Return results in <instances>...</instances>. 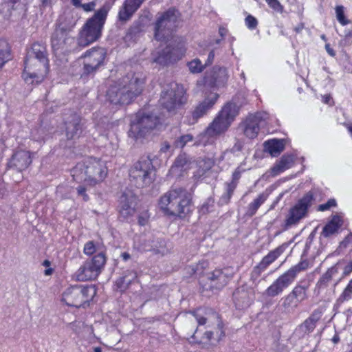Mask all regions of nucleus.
I'll list each match as a JSON object with an SVG mask.
<instances>
[{
	"label": "nucleus",
	"mask_w": 352,
	"mask_h": 352,
	"mask_svg": "<svg viewBox=\"0 0 352 352\" xmlns=\"http://www.w3.org/2000/svg\"><path fill=\"white\" fill-rule=\"evenodd\" d=\"M293 164L294 158L292 155H283L280 160L272 168V173L274 175H277L291 168Z\"/></svg>",
	"instance_id": "33"
},
{
	"label": "nucleus",
	"mask_w": 352,
	"mask_h": 352,
	"mask_svg": "<svg viewBox=\"0 0 352 352\" xmlns=\"http://www.w3.org/2000/svg\"><path fill=\"white\" fill-rule=\"evenodd\" d=\"M336 13L338 21L343 25L349 23V21L345 18L344 13V7L338 6L336 8Z\"/></svg>",
	"instance_id": "47"
},
{
	"label": "nucleus",
	"mask_w": 352,
	"mask_h": 352,
	"mask_svg": "<svg viewBox=\"0 0 352 352\" xmlns=\"http://www.w3.org/2000/svg\"><path fill=\"white\" fill-rule=\"evenodd\" d=\"M268 6L274 10L282 13L283 12V6L278 0H265Z\"/></svg>",
	"instance_id": "50"
},
{
	"label": "nucleus",
	"mask_w": 352,
	"mask_h": 352,
	"mask_svg": "<svg viewBox=\"0 0 352 352\" xmlns=\"http://www.w3.org/2000/svg\"><path fill=\"white\" fill-rule=\"evenodd\" d=\"M234 274L233 268L227 267L217 268L206 274V278L210 281V287L216 289L223 288L232 278Z\"/></svg>",
	"instance_id": "17"
},
{
	"label": "nucleus",
	"mask_w": 352,
	"mask_h": 352,
	"mask_svg": "<svg viewBox=\"0 0 352 352\" xmlns=\"http://www.w3.org/2000/svg\"><path fill=\"white\" fill-rule=\"evenodd\" d=\"M144 1L145 0H125L118 12V20L122 23L130 20Z\"/></svg>",
	"instance_id": "24"
},
{
	"label": "nucleus",
	"mask_w": 352,
	"mask_h": 352,
	"mask_svg": "<svg viewBox=\"0 0 352 352\" xmlns=\"http://www.w3.org/2000/svg\"><path fill=\"white\" fill-rule=\"evenodd\" d=\"M351 272H352V261L344 269V275H349Z\"/></svg>",
	"instance_id": "59"
},
{
	"label": "nucleus",
	"mask_w": 352,
	"mask_h": 352,
	"mask_svg": "<svg viewBox=\"0 0 352 352\" xmlns=\"http://www.w3.org/2000/svg\"><path fill=\"white\" fill-rule=\"evenodd\" d=\"M338 272V269L336 265L329 268L319 279L318 281L314 292L317 295L320 294L322 289L328 287L329 283L331 280L333 276Z\"/></svg>",
	"instance_id": "31"
},
{
	"label": "nucleus",
	"mask_w": 352,
	"mask_h": 352,
	"mask_svg": "<svg viewBox=\"0 0 352 352\" xmlns=\"http://www.w3.org/2000/svg\"><path fill=\"white\" fill-rule=\"evenodd\" d=\"M52 47L54 51H64L67 46L74 41V38L69 36L68 32L63 28H57L52 36Z\"/></svg>",
	"instance_id": "20"
},
{
	"label": "nucleus",
	"mask_w": 352,
	"mask_h": 352,
	"mask_svg": "<svg viewBox=\"0 0 352 352\" xmlns=\"http://www.w3.org/2000/svg\"><path fill=\"white\" fill-rule=\"evenodd\" d=\"M342 224V221L340 217L334 215L332 219L323 228L321 234L324 237H329L336 233Z\"/></svg>",
	"instance_id": "34"
},
{
	"label": "nucleus",
	"mask_w": 352,
	"mask_h": 352,
	"mask_svg": "<svg viewBox=\"0 0 352 352\" xmlns=\"http://www.w3.org/2000/svg\"><path fill=\"white\" fill-rule=\"evenodd\" d=\"M214 52L213 50H212L210 52L208 56V59L204 64V65H206V67L212 63V62L214 60Z\"/></svg>",
	"instance_id": "58"
},
{
	"label": "nucleus",
	"mask_w": 352,
	"mask_h": 352,
	"mask_svg": "<svg viewBox=\"0 0 352 352\" xmlns=\"http://www.w3.org/2000/svg\"><path fill=\"white\" fill-rule=\"evenodd\" d=\"M268 197L267 193H261L248 207L247 214L252 217L254 215L259 207L265 201Z\"/></svg>",
	"instance_id": "38"
},
{
	"label": "nucleus",
	"mask_w": 352,
	"mask_h": 352,
	"mask_svg": "<svg viewBox=\"0 0 352 352\" xmlns=\"http://www.w3.org/2000/svg\"><path fill=\"white\" fill-rule=\"evenodd\" d=\"M160 123L157 116L153 115H137L132 121L129 135L135 140L144 138Z\"/></svg>",
	"instance_id": "13"
},
{
	"label": "nucleus",
	"mask_w": 352,
	"mask_h": 352,
	"mask_svg": "<svg viewBox=\"0 0 352 352\" xmlns=\"http://www.w3.org/2000/svg\"><path fill=\"white\" fill-rule=\"evenodd\" d=\"M137 278L136 272L133 270H126L115 282L116 290L120 292H125L129 285L135 281Z\"/></svg>",
	"instance_id": "28"
},
{
	"label": "nucleus",
	"mask_w": 352,
	"mask_h": 352,
	"mask_svg": "<svg viewBox=\"0 0 352 352\" xmlns=\"http://www.w3.org/2000/svg\"><path fill=\"white\" fill-rule=\"evenodd\" d=\"M331 98L330 96H324L323 97V101H324V103H326V104H329V101L331 100Z\"/></svg>",
	"instance_id": "64"
},
{
	"label": "nucleus",
	"mask_w": 352,
	"mask_h": 352,
	"mask_svg": "<svg viewBox=\"0 0 352 352\" xmlns=\"http://www.w3.org/2000/svg\"><path fill=\"white\" fill-rule=\"evenodd\" d=\"M267 118V114L265 112H257L254 114H249L239 124L243 134L250 139L255 138L259 132L260 126Z\"/></svg>",
	"instance_id": "16"
},
{
	"label": "nucleus",
	"mask_w": 352,
	"mask_h": 352,
	"mask_svg": "<svg viewBox=\"0 0 352 352\" xmlns=\"http://www.w3.org/2000/svg\"><path fill=\"white\" fill-rule=\"evenodd\" d=\"M239 110L240 107L239 105L234 102H228L223 105L218 115L232 124L238 116Z\"/></svg>",
	"instance_id": "29"
},
{
	"label": "nucleus",
	"mask_w": 352,
	"mask_h": 352,
	"mask_svg": "<svg viewBox=\"0 0 352 352\" xmlns=\"http://www.w3.org/2000/svg\"><path fill=\"white\" fill-rule=\"evenodd\" d=\"M309 267V262L302 261L297 265L292 267L283 274L280 276L265 291V294L270 297H274L283 292L295 280L297 274L302 271L307 270Z\"/></svg>",
	"instance_id": "8"
},
{
	"label": "nucleus",
	"mask_w": 352,
	"mask_h": 352,
	"mask_svg": "<svg viewBox=\"0 0 352 352\" xmlns=\"http://www.w3.org/2000/svg\"><path fill=\"white\" fill-rule=\"evenodd\" d=\"M32 163L30 153L27 151L20 150L16 151L10 160L8 166L14 168L19 171L25 170Z\"/></svg>",
	"instance_id": "22"
},
{
	"label": "nucleus",
	"mask_w": 352,
	"mask_h": 352,
	"mask_svg": "<svg viewBox=\"0 0 352 352\" xmlns=\"http://www.w3.org/2000/svg\"><path fill=\"white\" fill-rule=\"evenodd\" d=\"M230 126L231 124L228 122L217 114L206 129L204 135L209 138H217L224 134Z\"/></svg>",
	"instance_id": "21"
},
{
	"label": "nucleus",
	"mask_w": 352,
	"mask_h": 352,
	"mask_svg": "<svg viewBox=\"0 0 352 352\" xmlns=\"http://www.w3.org/2000/svg\"><path fill=\"white\" fill-rule=\"evenodd\" d=\"M145 77L141 73L129 72L111 85L107 96L114 104H130L143 91Z\"/></svg>",
	"instance_id": "1"
},
{
	"label": "nucleus",
	"mask_w": 352,
	"mask_h": 352,
	"mask_svg": "<svg viewBox=\"0 0 352 352\" xmlns=\"http://www.w3.org/2000/svg\"><path fill=\"white\" fill-rule=\"evenodd\" d=\"M49 72V60H38L26 57L23 77L26 82H41Z\"/></svg>",
	"instance_id": "12"
},
{
	"label": "nucleus",
	"mask_w": 352,
	"mask_h": 352,
	"mask_svg": "<svg viewBox=\"0 0 352 352\" xmlns=\"http://www.w3.org/2000/svg\"><path fill=\"white\" fill-rule=\"evenodd\" d=\"M285 141L283 139H273L265 142V150L270 153L272 156L278 155L285 148Z\"/></svg>",
	"instance_id": "32"
},
{
	"label": "nucleus",
	"mask_w": 352,
	"mask_h": 352,
	"mask_svg": "<svg viewBox=\"0 0 352 352\" xmlns=\"http://www.w3.org/2000/svg\"><path fill=\"white\" fill-rule=\"evenodd\" d=\"M135 212V209L133 208H124V207L120 208L119 213L120 217L124 220H127L130 217H133Z\"/></svg>",
	"instance_id": "49"
},
{
	"label": "nucleus",
	"mask_w": 352,
	"mask_h": 352,
	"mask_svg": "<svg viewBox=\"0 0 352 352\" xmlns=\"http://www.w3.org/2000/svg\"><path fill=\"white\" fill-rule=\"evenodd\" d=\"M191 195L184 188L170 189L159 201L160 208L166 214L182 217L190 210Z\"/></svg>",
	"instance_id": "5"
},
{
	"label": "nucleus",
	"mask_w": 352,
	"mask_h": 352,
	"mask_svg": "<svg viewBox=\"0 0 352 352\" xmlns=\"http://www.w3.org/2000/svg\"><path fill=\"white\" fill-rule=\"evenodd\" d=\"M107 175V168L104 162L94 157L78 163L72 170V176L77 182L89 186L102 182Z\"/></svg>",
	"instance_id": "2"
},
{
	"label": "nucleus",
	"mask_w": 352,
	"mask_h": 352,
	"mask_svg": "<svg viewBox=\"0 0 352 352\" xmlns=\"http://www.w3.org/2000/svg\"><path fill=\"white\" fill-rule=\"evenodd\" d=\"M189 70L191 73L197 74L201 72L206 67V65L202 64L201 60L195 58L188 63Z\"/></svg>",
	"instance_id": "44"
},
{
	"label": "nucleus",
	"mask_w": 352,
	"mask_h": 352,
	"mask_svg": "<svg viewBox=\"0 0 352 352\" xmlns=\"http://www.w3.org/2000/svg\"><path fill=\"white\" fill-rule=\"evenodd\" d=\"M307 289L308 286L297 285L294 287L289 294L301 303L308 298Z\"/></svg>",
	"instance_id": "39"
},
{
	"label": "nucleus",
	"mask_w": 352,
	"mask_h": 352,
	"mask_svg": "<svg viewBox=\"0 0 352 352\" xmlns=\"http://www.w3.org/2000/svg\"><path fill=\"white\" fill-rule=\"evenodd\" d=\"M113 3L114 1H106L92 17L87 19L80 32L78 38V44L80 46L86 47L100 38L108 12Z\"/></svg>",
	"instance_id": "3"
},
{
	"label": "nucleus",
	"mask_w": 352,
	"mask_h": 352,
	"mask_svg": "<svg viewBox=\"0 0 352 352\" xmlns=\"http://www.w3.org/2000/svg\"><path fill=\"white\" fill-rule=\"evenodd\" d=\"M322 316L320 309H315L301 324L296 329V333L300 336H304L311 333L316 327V323Z\"/></svg>",
	"instance_id": "23"
},
{
	"label": "nucleus",
	"mask_w": 352,
	"mask_h": 352,
	"mask_svg": "<svg viewBox=\"0 0 352 352\" xmlns=\"http://www.w3.org/2000/svg\"><path fill=\"white\" fill-rule=\"evenodd\" d=\"M352 295V279L349 281V284L344 289V292L340 296L338 300L340 302H343L345 300H348L351 298Z\"/></svg>",
	"instance_id": "46"
},
{
	"label": "nucleus",
	"mask_w": 352,
	"mask_h": 352,
	"mask_svg": "<svg viewBox=\"0 0 352 352\" xmlns=\"http://www.w3.org/2000/svg\"><path fill=\"white\" fill-rule=\"evenodd\" d=\"M26 57L43 60H48L45 45L40 42L34 43L28 51Z\"/></svg>",
	"instance_id": "30"
},
{
	"label": "nucleus",
	"mask_w": 352,
	"mask_h": 352,
	"mask_svg": "<svg viewBox=\"0 0 352 352\" xmlns=\"http://www.w3.org/2000/svg\"><path fill=\"white\" fill-rule=\"evenodd\" d=\"M325 49L330 56H334L336 55L335 51L330 47L329 44H326Z\"/></svg>",
	"instance_id": "60"
},
{
	"label": "nucleus",
	"mask_w": 352,
	"mask_h": 352,
	"mask_svg": "<svg viewBox=\"0 0 352 352\" xmlns=\"http://www.w3.org/2000/svg\"><path fill=\"white\" fill-rule=\"evenodd\" d=\"M123 261H126L131 258V255L128 252H123L121 254Z\"/></svg>",
	"instance_id": "62"
},
{
	"label": "nucleus",
	"mask_w": 352,
	"mask_h": 352,
	"mask_svg": "<svg viewBox=\"0 0 352 352\" xmlns=\"http://www.w3.org/2000/svg\"><path fill=\"white\" fill-rule=\"evenodd\" d=\"M152 56L153 62L160 65H166L175 60L177 51L170 45H167L165 48L154 52Z\"/></svg>",
	"instance_id": "25"
},
{
	"label": "nucleus",
	"mask_w": 352,
	"mask_h": 352,
	"mask_svg": "<svg viewBox=\"0 0 352 352\" xmlns=\"http://www.w3.org/2000/svg\"><path fill=\"white\" fill-rule=\"evenodd\" d=\"M234 190L235 189L233 188V186H231V187L226 186V192L219 199L220 204L223 205L228 204Z\"/></svg>",
	"instance_id": "45"
},
{
	"label": "nucleus",
	"mask_w": 352,
	"mask_h": 352,
	"mask_svg": "<svg viewBox=\"0 0 352 352\" xmlns=\"http://www.w3.org/2000/svg\"><path fill=\"white\" fill-rule=\"evenodd\" d=\"M208 266V263L206 261H201L195 265H190L187 268L188 272L190 275L195 276H204L206 275L204 273V270Z\"/></svg>",
	"instance_id": "41"
},
{
	"label": "nucleus",
	"mask_w": 352,
	"mask_h": 352,
	"mask_svg": "<svg viewBox=\"0 0 352 352\" xmlns=\"http://www.w3.org/2000/svg\"><path fill=\"white\" fill-rule=\"evenodd\" d=\"M106 256L101 251L96 254L92 259L86 261L76 271L75 276L79 281H87L96 279L101 273L106 263Z\"/></svg>",
	"instance_id": "11"
},
{
	"label": "nucleus",
	"mask_w": 352,
	"mask_h": 352,
	"mask_svg": "<svg viewBox=\"0 0 352 352\" xmlns=\"http://www.w3.org/2000/svg\"><path fill=\"white\" fill-rule=\"evenodd\" d=\"M96 5V4L94 1H91L88 3L82 4L80 8H82L85 12H90L94 10Z\"/></svg>",
	"instance_id": "54"
},
{
	"label": "nucleus",
	"mask_w": 352,
	"mask_h": 352,
	"mask_svg": "<svg viewBox=\"0 0 352 352\" xmlns=\"http://www.w3.org/2000/svg\"><path fill=\"white\" fill-rule=\"evenodd\" d=\"M336 201L334 199H330L325 204H320L318 206L319 211H325L329 210L331 207L336 206Z\"/></svg>",
	"instance_id": "51"
},
{
	"label": "nucleus",
	"mask_w": 352,
	"mask_h": 352,
	"mask_svg": "<svg viewBox=\"0 0 352 352\" xmlns=\"http://www.w3.org/2000/svg\"><path fill=\"white\" fill-rule=\"evenodd\" d=\"M313 195L311 192L305 194L297 204L290 208L285 221V228L297 224L307 214L309 207L311 206Z\"/></svg>",
	"instance_id": "14"
},
{
	"label": "nucleus",
	"mask_w": 352,
	"mask_h": 352,
	"mask_svg": "<svg viewBox=\"0 0 352 352\" xmlns=\"http://www.w3.org/2000/svg\"><path fill=\"white\" fill-rule=\"evenodd\" d=\"M77 192H78V195H80L83 197V199L85 201H87L89 197H88V195L86 194V188L83 186H78L77 188Z\"/></svg>",
	"instance_id": "55"
},
{
	"label": "nucleus",
	"mask_w": 352,
	"mask_h": 352,
	"mask_svg": "<svg viewBox=\"0 0 352 352\" xmlns=\"http://www.w3.org/2000/svg\"><path fill=\"white\" fill-rule=\"evenodd\" d=\"M234 297L239 302L242 303V307H247L250 305L251 300L248 297L247 293L243 289H237L234 292Z\"/></svg>",
	"instance_id": "42"
},
{
	"label": "nucleus",
	"mask_w": 352,
	"mask_h": 352,
	"mask_svg": "<svg viewBox=\"0 0 352 352\" xmlns=\"http://www.w3.org/2000/svg\"><path fill=\"white\" fill-rule=\"evenodd\" d=\"M219 98V94L214 92H210L201 102L199 104L194 111L192 112V116L195 119H198L204 116L207 111L210 109L217 102Z\"/></svg>",
	"instance_id": "26"
},
{
	"label": "nucleus",
	"mask_w": 352,
	"mask_h": 352,
	"mask_svg": "<svg viewBox=\"0 0 352 352\" xmlns=\"http://www.w3.org/2000/svg\"><path fill=\"white\" fill-rule=\"evenodd\" d=\"M240 177H241L240 171L236 170L232 174V181L230 183H226V186H228L229 187H231V186H233V188L235 189L238 184V181L240 179Z\"/></svg>",
	"instance_id": "52"
},
{
	"label": "nucleus",
	"mask_w": 352,
	"mask_h": 352,
	"mask_svg": "<svg viewBox=\"0 0 352 352\" xmlns=\"http://www.w3.org/2000/svg\"><path fill=\"white\" fill-rule=\"evenodd\" d=\"M99 250V247L96 246L94 241H90L85 244L83 252L87 255H91Z\"/></svg>",
	"instance_id": "48"
},
{
	"label": "nucleus",
	"mask_w": 352,
	"mask_h": 352,
	"mask_svg": "<svg viewBox=\"0 0 352 352\" xmlns=\"http://www.w3.org/2000/svg\"><path fill=\"white\" fill-rule=\"evenodd\" d=\"M193 140V137L190 134H185L177 138L173 143V146L175 148H183L188 142H191Z\"/></svg>",
	"instance_id": "43"
},
{
	"label": "nucleus",
	"mask_w": 352,
	"mask_h": 352,
	"mask_svg": "<svg viewBox=\"0 0 352 352\" xmlns=\"http://www.w3.org/2000/svg\"><path fill=\"white\" fill-rule=\"evenodd\" d=\"M93 286L74 285L67 288L62 295V300L68 306L80 307L96 294Z\"/></svg>",
	"instance_id": "9"
},
{
	"label": "nucleus",
	"mask_w": 352,
	"mask_h": 352,
	"mask_svg": "<svg viewBox=\"0 0 352 352\" xmlns=\"http://www.w3.org/2000/svg\"><path fill=\"white\" fill-rule=\"evenodd\" d=\"M186 100L183 86L173 82L164 87L160 102L168 111L173 112L180 108Z\"/></svg>",
	"instance_id": "6"
},
{
	"label": "nucleus",
	"mask_w": 352,
	"mask_h": 352,
	"mask_svg": "<svg viewBox=\"0 0 352 352\" xmlns=\"http://www.w3.org/2000/svg\"><path fill=\"white\" fill-rule=\"evenodd\" d=\"M107 56L106 50L102 47H93L87 50L84 56L82 75L95 74L100 67L104 64Z\"/></svg>",
	"instance_id": "15"
},
{
	"label": "nucleus",
	"mask_w": 352,
	"mask_h": 352,
	"mask_svg": "<svg viewBox=\"0 0 352 352\" xmlns=\"http://www.w3.org/2000/svg\"><path fill=\"white\" fill-rule=\"evenodd\" d=\"M245 24L250 29H254L257 26V20L252 15H248L245 18Z\"/></svg>",
	"instance_id": "53"
},
{
	"label": "nucleus",
	"mask_w": 352,
	"mask_h": 352,
	"mask_svg": "<svg viewBox=\"0 0 352 352\" xmlns=\"http://www.w3.org/2000/svg\"><path fill=\"white\" fill-rule=\"evenodd\" d=\"M179 16V11L175 8H170L164 12L155 23V38L157 41H164L170 36L177 26Z\"/></svg>",
	"instance_id": "10"
},
{
	"label": "nucleus",
	"mask_w": 352,
	"mask_h": 352,
	"mask_svg": "<svg viewBox=\"0 0 352 352\" xmlns=\"http://www.w3.org/2000/svg\"><path fill=\"white\" fill-rule=\"evenodd\" d=\"M242 148H243V143L239 140H236V142H235L234 145L233 146V147L232 148V151L233 152L240 151H241Z\"/></svg>",
	"instance_id": "57"
},
{
	"label": "nucleus",
	"mask_w": 352,
	"mask_h": 352,
	"mask_svg": "<svg viewBox=\"0 0 352 352\" xmlns=\"http://www.w3.org/2000/svg\"><path fill=\"white\" fill-rule=\"evenodd\" d=\"M282 253V250L280 248H276L275 250L270 252L258 265L254 267L252 272V276L256 277L260 276L262 271L265 270L271 263H272Z\"/></svg>",
	"instance_id": "27"
},
{
	"label": "nucleus",
	"mask_w": 352,
	"mask_h": 352,
	"mask_svg": "<svg viewBox=\"0 0 352 352\" xmlns=\"http://www.w3.org/2000/svg\"><path fill=\"white\" fill-rule=\"evenodd\" d=\"M10 59V50L8 43L0 41V69Z\"/></svg>",
	"instance_id": "40"
},
{
	"label": "nucleus",
	"mask_w": 352,
	"mask_h": 352,
	"mask_svg": "<svg viewBox=\"0 0 352 352\" xmlns=\"http://www.w3.org/2000/svg\"><path fill=\"white\" fill-rule=\"evenodd\" d=\"M146 221V219H144V218H142V217H139V219H138V223H139V224H140V225H141V226H144V225H145Z\"/></svg>",
	"instance_id": "63"
},
{
	"label": "nucleus",
	"mask_w": 352,
	"mask_h": 352,
	"mask_svg": "<svg viewBox=\"0 0 352 352\" xmlns=\"http://www.w3.org/2000/svg\"><path fill=\"white\" fill-rule=\"evenodd\" d=\"M228 79L226 68L218 66L214 67L205 76V85L210 87H223Z\"/></svg>",
	"instance_id": "18"
},
{
	"label": "nucleus",
	"mask_w": 352,
	"mask_h": 352,
	"mask_svg": "<svg viewBox=\"0 0 352 352\" xmlns=\"http://www.w3.org/2000/svg\"><path fill=\"white\" fill-rule=\"evenodd\" d=\"M171 148V146L170 144L167 142H164L162 144V146L160 148V152L161 153H167L168 151H170Z\"/></svg>",
	"instance_id": "56"
},
{
	"label": "nucleus",
	"mask_w": 352,
	"mask_h": 352,
	"mask_svg": "<svg viewBox=\"0 0 352 352\" xmlns=\"http://www.w3.org/2000/svg\"><path fill=\"white\" fill-rule=\"evenodd\" d=\"M154 168L148 157H143L135 162L129 170L131 181L138 188L149 186L153 181Z\"/></svg>",
	"instance_id": "7"
},
{
	"label": "nucleus",
	"mask_w": 352,
	"mask_h": 352,
	"mask_svg": "<svg viewBox=\"0 0 352 352\" xmlns=\"http://www.w3.org/2000/svg\"><path fill=\"white\" fill-rule=\"evenodd\" d=\"M137 204V197L131 190H126L120 198L119 208L135 209Z\"/></svg>",
	"instance_id": "36"
},
{
	"label": "nucleus",
	"mask_w": 352,
	"mask_h": 352,
	"mask_svg": "<svg viewBox=\"0 0 352 352\" xmlns=\"http://www.w3.org/2000/svg\"><path fill=\"white\" fill-rule=\"evenodd\" d=\"M189 161L185 154L179 155L170 168L172 174L181 175V172L189 168Z\"/></svg>",
	"instance_id": "35"
},
{
	"label": "nucleus",
	"mask_w": 352,
	"mask_h": 352,
	"mask_svg": "<svg viewBox=\"0 0 352 352\" xmlns=\"http://www.w3.org/2000/svg\"><path fill=\"white\" fill-rule=\"evenodd\" d=\"M72 3L76 8H80L82 6L80 0H71Z\"/></svg>",
	"instance_id": "61"
},
{
	"label": "nucleus",
	"mask_w": 352,
	"mask_h": 352,
	"mask_svg": "<svg viewBox=\"0 0 352 352\" xmlns=\"http://www.w3.org/2000/svg\"><path fill=\"white\" fill-rule=\"evenodd\" d=\"M65 135L68 140L78 138L82 132L81 118L76 113H71L64 118Z\"/></svg>",
	"instance_id": "19"
},
{
	"label": "nucleus",
	"mask_w": 352,
	"mask_h": 352,
	"mask_svg": "<svg viewBox=\"0 0 352 352\" xmlns=\"http://www.w3.org/2000/svg\"><path fill=\"white\" fill-rule=\"evenodd\" d=\"M199 326H205L206 330L199 342H218L224 336L223 323L219 314L210 308L198 309L193 312Z\"/></svg>",
	"instance_id": "4"
},
{
	"label": "nucleus",
	"mask_w": 352,
	"mask_h": 352,
	"mask_svg": "<svg viewBox=\"0 0 352 352\" xmlns=\"http://www.w3.org/2000/svg\"><path fill=\"white\" fill-rule=\"evenodd\" d=\"M281 307L285 313L291 314L294 312L295 309L300 304L296 298L288 294L281 299Z\"/></svg>",
	"instance_id": "37"
}]
</instances>
